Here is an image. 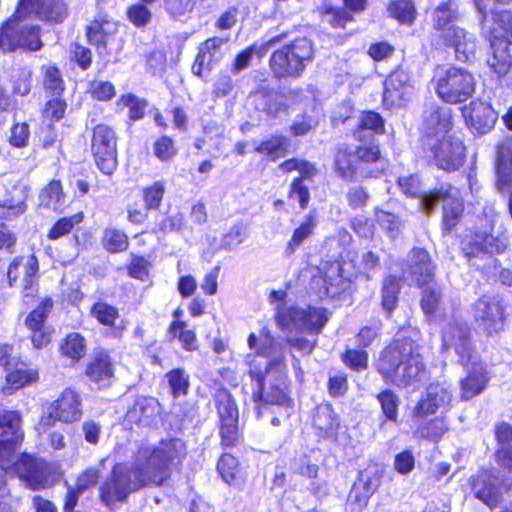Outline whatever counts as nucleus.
Masks as SVG:
<instances>
[{
  "mask_svg": "<svg viewBox=\"0 0 512 512\" xmlns=\"http://www.w3.org/2000/svg\"><path fill=\"white\" fill-rule=\"evenodd\" d=\"M187 454L185 441L178 437L162 438L156 445L140 447L133 462L115 463L108 477L100 482L99 502L115 510L134 493L167 485L175 472H181Z\"/></svg>",
  "mask_w": 512,
  "mask_h": 512,
  "instance_id": "nucleus-1",
  "label": "nucleus"
},
{
  "mask_svg": "<svg viewBox=\"0 0 512 512\" xmlns=\"http://www.w3.org/2000/svg\"><path fill=\"white\" fill-rule=\"evenodd\" d=\"M248 346L254 350L249 355L247 374L252 382L256 383L252 398L256 403L271 405H289L292 402L289 391L288 369L284 356L270 360L263 358L270 357L276 347L275 338L268 330L261 331V339L254 333L247 338Z\"/></svg>",
  "mask_w": 512,
  "mask_h": 512,
  "instance_id": "nucleus-2",
  "label": "nucleus"
},
{
  "mask_svg": "<svg viewBox=\"0 0 512 512\" xmlns=\"http://www.w3.org/2000/svg\"><path fill=\"white\" fill-rule=\"evenodd\" d=\"M374 367L385 384L399 389L413 386L427 374L421 345L406 334H397L381 349Z\"/></svg>",
  "mask_w": 512,
  "mask_h": 512,
  "instance_id": "nucleus-3",
  "label": "nucleus"
},
{
  "mask_svg": "<svg viewBox=\"0 0 512 512\" xmlns=\"http://www.w3.org/2000/svg\"><path fill=\"white\" fill-rule=\"evenodd\" d=\"M442 346L453 349L457 362L465 369V375L459 380V397L469 401L482 394L490 382L487 366L481 362H472L476 355L471 328L464 322L452 321L442 331Z\"/></svg>",
  "mask_w": 512,
  "mask_h": 512,
  "instance_id": "nucleus-4",
  "label": "nucleus"
},
{
  "mask_svg": "<svg viewBox=\"0 0 512 512\" xmlns=\"http://www.w3.org/2000/svg\"><path fill=\"white\" fill-rule=\"evenodd\" d=\"M508 246L509 237L505 232L494 235L490 231L471 230L459 241L460 252L468 265L486 277L500 266L495 257L503 254Z\"/></svg>",
  "mask_w": 512,
  "mask_h": 512,
  "instance_id": "nucleus-5",
  "label": "nucleus"
},
{
  "mask_svg": "<svg viewBox=\"0 0 512 512\" xmlns=\"http://www.w3.org/2000/svg\"><path fill=\"white\" fill-rule=\"evenodd\" d=\"M381 159L382 152L376 141L361 143L354 149L342 144L335 149L333 170L339 178L347 182L356 181L358 176L362 179H371L378 176L371 166Z\"/></svg>",
  "mask_w": 512,
  "mask_h": 512,
  "instance_id": "nucleus-6",
  "label": "nucleus"
},
{
  "mask_svg": "<svg viewBox=\"0 0 512 512\" xmlns=\"http://www.w3.org/2000/svg\"><path fill=\"white\" fill-rule=\"evenodd\" d=\"M314 58L313 41L302 36L274 50L270 54L268 66L276 80L297 79L303 75Z\"/></svg>",
  "mask_w": 512,
  "mask_h": 512,
  "instance_id": "nucleus-7",
  "label": "nucleus"
},
{
  "mask_svg": "<svg viewBox=\"0 0 512 512\" xmlns=\"http://www.w3.org/2000/svg\"><path fill=\"white\" fill-rule=\"evenodd\" d=\"M491 18L493 26L484 33L491 50L488 65L498 77H502L512 66V41L509 39L512 38V11L493 10Z\"/></svg>",
  "mask_w": 512,
  "mask_h": 512,
  "instance_id": "nucleus-8",
  "label": "nucleus"
},
{
  "mask_svg": "<svg viewBox=\"0 0 512 512\" xmlns=\"http://www.w3.org/2000/svg\"><path fill=\"white\" fill-rule=\"evenodd\" d=\"M0 467L18 477L32 491L52 488L57 482L52 464L34 453L21 452Z\"/></svg>",
  "mask_w": 512,
  "mask_h": 512,
  "instance_id": "nucleus-9",
  "label": "nucleus"
},
{
  "mask_svg": "<svg viewBox=\"0 0 512 512\" xmlns=\"http://www.w3.org/2000/svg\"><path fill=\"white\" fill-rule=\"evenodd\" d=\"M420 151L428 165L452 173L466 162L467 149L464 142L453 136H442L421 140Z\"/></svg>",
  "mask_w": 512,
  "mask_h": 512,
  "instance_id": "nucleus-10",
  "label": "nucleus"
},
{
  "mask_svg": "<svg viewBox=\"0 0 512 512\" xmlns=\"http://www.w3.org/2000/svg\"><path fill=\"white\" fill-rule=\"evenodd\" d=\"M437 97L446 104H463L476 91V81L471 72L462 67L450 66L435 73L432 78Z\"/></svg>",
  "mask_w": 512,
  "mask_h": 512,
  "instance_id": "nucleus-11",
  "label": "nucleus"
},
{
  "mask_svg": "<svg viewBox=\"0 0 512 512\" xmlns=\"http://www.w3.org/2000/svg\"><path fill=\"white\" fill-rule=\"evenodd\" d=\"M82 417L81 395L75 388L66 387L56 399L50 402L48 412L39 417L35 429L38 434H43L52 429L56 423L70 425L81 421Z\"/></svg>",
  "mask_w": 512,
  "mask_h": 512,
  "instance_id": "nucleus-12",
  "label": "nucleus"
},
{
  "mask_svg": "<svg viewBox=\"0 0 512 512\" xmlns=\"http://www.w3.org/2000/svg\"><path fill=\"white\" fill-rule=\"evenodd\" d=\"M94 123L90 129V152L97 169L106 176H111L118 167V137L115 129L104 122Z\"/></svg>",
  "mask_w": 512,
  "mask_h": 512,
  "instance_id": "nucleus-13",
  "label": "nucleus"
},
{
  "mask_svg": "<svg viewBox=\"0 0 512 512\" xmlns=\"http://www.w3.org/2000/svg\"><path fill=\"white\" fill-rule=\"evenodd\" d=\"M507 308L504 299L497 295L483 294L472 304L473 320L486 338L497 337L506 330Z\"/></svg>",
  "mask_w": 512,
  "mask_h": 512,
  "instance_id": "nucleus-14",
  "label": "nucleus"
},
{
  "mask_svg": "<svg viewBox=\"0 0 512 512\" xmlns=\"http://www.w3.org/2000/svg\"><path fill=\"white\" fill-rule=\"evenodd\" d=\"M213 399L218 415L220 446L223 450L235 448L243 442L237 403L225 387L216 389Z\"/></svg>",
  "mask_w": 512,
  "mask_h": 512,
  "instance_id": "nucleus-15",
  "label": "nucleus"
},
{
  "mask_svg": "<svg viewBox=\"0 0 512 512\" xmlns=\"http://www.w3.org/2000/svg\"><path fill=\"white\" fill-rule=\"evenodd\" d=\"M41 28L38 25H24L16 17H10L0 25V49L4 53L18 49L36 52L42 49Z\"/></svg>",
  "mask_w": 512,
  "mask_h": 512,
  "instance_id": "nucleus-16",
  "label": "nucleus"
},
{
  "mask_svg": "<svg viewBox=\"0 0 512 512\" xmlns=\"http://www.w3.org/2000/svg\"><path fill=\"white\" fill-rule=\"evenodd\" d=\"M468 485L474 498L493 510L502 502L503 494L512 490V478L500 481L491 469L482 468L469 477Z\"/></svg>",
  "mask_w": 512,
  "mask_h": 512,
  "instance_id": "nucleus-17",
  "label": "nucleus"
},
{
  "mask_svg": "<svg viewBox=\"0 0 512 512\" xmlns=\"http://www.w3.org/2000/svg\"><path fill=\"white\" fill-rule=\"evenodd\" d=\"M53 307L54 300L50 296H45L25 316L24 326L35 350L46 349L53 343L55 329L47 323Z\"/></svg>",
  "mask_w": 512,
  "mask_h": 512,
  "instance_id": "nucleus-18",
  "label": "nucleus"
},
{
  "mask_svg": "<svg viewBox=\"0 0 512 512\" xmlns=\"http://www.w3.org/2000/svg\"><path fill=\"white\" fill-rule=\"evenodd\" d=\"M10 287L21 285L23 299L32 301L39 293V261L34 253L16 256L7 268Z\"/></svg>",
  "mask_w": 512,
  "mask_h": 512,
  "instance_id": "nucleus-19",
  "label": "nucleus"
},
{
  "mask_svg": "<svg viewBox=\"0 0 512 512\" xmlns=\"http://www.w3.org/2000/svg\"><path fill=\"white\" fill-rule=\"evenodd\" d=\"M275 321L281 329L294 326L318 334L327 323L328 317L324 309L313 306H307L305 309L295 306H279L275 314Z\"/></svg>",
  "mask_w": 512,
  "mask_h": 512,
  "instance_id": "nucleus-20",
  "label": "nucleus"
},
{
  "mask_svg": "<svg viewBox=\"0 0 512 512\" xmlns=\"http://www.w3.org/2000/svg\"><path fill=\"white\" fill-rule=\"evenodd\" d=\"M116 370L117 364L110 351L99 347L87 361L83 375L96 389L107 390L116 380Z\"/></svg>",
  "mask_w": 512,
  "mask_h": 512,
  "instance_id": "nucleus-21",
  "label": "nucleus"
},
{
  "mask_svg": "<svg viewBox=\"0 0 512 512\" xmlns=\"http://www.w3.org/2000/svg\"><path fill=\"white\" fill-rule=\"evenodd\" d=\"M22 414L19 410L0 411V465L15 456L24 440Z\"/></svg>",
  "mask_w": 512,
  "mask_h": 512,
  "instance_id": "nucleus-22",
  "label": "nucleus"
},
{
  "mask_svg": "<svg viewBox=\"0 0 512 512\" xmlns=\"http://www.w3.org/2000/svg\"><path fill=\"white\" fill-rule=\"evenodd\" d=\"M369 0H342V6H335L329 1L316 7L319 20L333 29H345L354 21V15L367 9Z\"/></svg>",
  "mask_w": 512,
  "mask_h": 512,
  "instance_id": "nucleus-23",
  "label": "nucleus"
},
{
  "mask_svg": "<svg viewBox=\"0 0 512 512\" xmlns=\"http://www.w3.org/2000/svg\"><path fill=\"white\" fill-rule=\"evenodd\" d=\"M320 298L341 299L351 290L352 281L343 275L340 265L325 268L311 279Z\"/></svg>",
  "mask_w": 512,
  "mask_h": 512,
  "instance_id": "nucleus-24",
  "label": "nucleus"
},
{
  "mask_svg": "<svg viewBox=\"0 0 512 512\" xmlns=\"http://www.w3.org/2000/svg\"><path fill=\"white\" fill-rule=\"evenodd\" d=\"M454 128V113L451 108L438 103L425 105L421 116L420 141L436 138L440 133H449Z\"/></svg>",
  "mask_w": 512,
  "mask_h": 512,
  "instance_id": "nucleus-25",
  "label": "nucleus"
},
{
  "mask_svg": "<svg viewBox=\"0 0 512 512\" xmlns=\"http://www.w3.org/2000/svg\"><path fill=\"white\" fill-rule=\"evenodd\" d=\"M161 416V403L156 397L137 396L124 415V422L133 428H148L155 425Z\"/></svg>",
  "mask_w": 512,
  "mask_h": 512,
  "instance_id": "nucleus-26",
  "label": "nucleus"
},
{
  "mask_svg": "<svg viewBox=\"0 0 512 512\" xmlns=\"http://www.w3.org/2000/svg\"><path fill=\"white\" fill-rule=\"evenodd\" d=\"M462 117L469 130L478 135L489 132L497 120L491 104L476 98L460 108Z\"/></svg>",
  "mask_w": 512,
  "mask_h": 512,
  "instance_id": "nucleus-27",
  "label": "nucleus"
},
{
  "mask_svg": "<svg viewBox=\"0 0 512 512\" xmlns=\"http://www.w3.org/2000/svg\"><path fill=\"white\" fill-rule=\"evenodd\" d=\"M406 271L410 280L419 288L432 284L436 275V264L423 247H413L409 251Z\"/></svg>",
  "mask_w": 512,
  "mask_h": 512,
  "instance_id": "nucleus-28",
  "label": "nucleus"
},
{
  "mask_svg": "<svg viewBox=\"0 0 512 512\" xmlns=\"http://www.w3.org/2000/svg\"><path fill=\"white\" fill-rule=\"evenodd\" d=\"M118 31L119 22L107 13H101L85 26V37L96 51L101 52L107 50L109 42L114 39Z\"/></svg>",
  "mask_w": 512,
  "mask_h": 512,
  "instance_id": "nucleus-29",
  "label": "nucleus"
},
{
  "mask_svg": "<svg viewBox=\"0 0 512 512\" xmlns=\"http://www.w3.org/2000/svg\"><path fill=\"white\" fill-rule=\"evenodd\" d=\"M4 383L1 393L10 396L25 387L38 383L39 370L21 358H16L14 364L5 370Z\"/></svg>",
  "mask_w": 512,
  "mask_h": 512,
  "instance_id": "nucleus-30",
  "label": "nucleus"
},
{
  "mask_svg": "<svg viewBox=\"0 0 512 512\" xmlns=\"http://www.w3.org/2000/svg\"><path fill=\"white\" fill-rule=\"evenodd\" d=\"M311 425L318 440L335 441L339 435L341 420L331 403L322 402L312 411Z\"/></svg>",
  "mask_w": 512,
  "mask_h": 512,
  "instance_id": "nucleus-31",
  "label": "nucleus"
},
{
  "mask_svg": "<svg viewBox=\"0 0 512 512\" xmlns=\"http://www.w3.org/2000/svg\"><path fill=\"white\" fill-rule=\"evenodd\" d=\"M380 486V475L360 472L354 481L346 500V512H363L370 498Z\"/></svg>",
  "mask_w": 512,
  "mask_h": 512,
  "instance_id": "nucleus-32",
  "label": "nucleus"
},
{
  "mask_svg": "<svg viewBox=\"0 0 512 512\" xmlns=\"http://www.w3.org/2000/svg\"><path fill=\"white\" fill-rule=\"evenodd\" d=\"M228 39L212 36L201 42L191 66L192 73L203 77L204 71H211L213 66L221 59V47Z\"/></svg>",
  "mask_w": 512,
  "mask_h": 512,
  "instance_id": "nucleus-33",
  "label": "nucleus"
},
{
  "mask_svg": "<svg viewBox=\"0 0 512 512\" xmlns=\"http://www.w3.org/2000/svg\"><path fill=\"white\" fill-rule=\"evenodd\" d=\"M440 32L443 46L452 48L458 61L467 62L474 55L475 43L464 28L450 25Z\"/></svg>",
  "mask_w": 512,
  "mask_h": 512,
  "instance_id": "nucleus-34",
  "label": "nucleus"
},
{
  "mask_svg": "<svg viewBox=\"0 0 512 512\" xmlns=\"http://www.w3.org/2000/svg\"><path fill=\"white\" fill-rule=\"evenodd\" d=\"M494 439L496 448L493 453L494 460L501 471L512 474V425L506 421H499L494 425Z\"/></svg>",
  "mask_w": 512,
  "mask_h": 512,
  "instance_id": "nucleus-35",
  "label": "nucleus"
},
{
  "mask_svg": "<svg viewBox=\"0 0 512 512\" xmlns=\"http://www.w3.org/2000/svg\"><path fill=\"white\" fill-rule=\"evenodd\" d=\"M494 169L497 189L509 190L512 187V139L506 138L496 144Z\"/></svg>",
  "mask_w": 512,
  "mask_h": 512,
  "instance_id": "nucleus-36",
  "label": "nucleus"
},
{
  "mask_svg": "<svg viewBox=\"0 0 512 512\" xmlns=\"http://www.w3.org/2000/svg\"><path fill=\"white\" fill-rule=\"evenodd\" d=\"M253 151L269 162H276L291 152V140L282 133H272L262 138Z\"/></svg>",
  "mask_w": 512,
  "mask_h": 512,
  "instance_id": "nucleus-37",
  "label": "nucleus"
},
{
  "mask_svg": "<svg viewBox=\"0 0 512 512\" xmlns=\"http://www.w3.org/2000/svg\"><path fill=\"white\" fill-rule=\"evenodd\" d=\"M89 314L96 322L110 329V335L114 338H121L125 330L124 325H117L120 318L119 309L103 300L93 303L89 309Z\"/></svg>",
  "mask_w": 512,
  "mask_h": 512,
  "instance_id": "nucleus-38",
  "label": "nucleus"
},
{
  "mask_svg": "<svg viewBox=\"0 0 512 512\" xmlns=\"http://www.w3.org/2000/svg\"><path fill=\"white\" fill-rule=\"evenodd\" d=\"M412 89L410 76L401 66L392 70L384 80L383 96L392 102L405 100Z\"/></svg>",
  "mask_w": 512,
  "mask_h": 512,
  "instance_id": "nucleus-39",
  "label": "nucleus"
},
{
  "mask_svg": "<svg viewBox=\"0 0 512 512\" xmlns=\"http://www.w3.org/2000/svg\"><path fill=\"white\" fill-rule=\"evenodd\" d=\"M403 279L396 274H387L381 281L380 306L387 318H391L398 307Z\"/></svg>",
  "mask_w": 512,
  "mask_h": 512,
  "instance_id": "nucleus-40",
  "label": "nucleus"
},
{
  "mask_svg": "<svg viewBox=\"0 0 512 512\" xmlns=\"http://www.w3.org/2000/svg\"><path fill=\"white\" fill-rule=\"evenodd\" d=\"M88 342L80 332H69L59 342L58 352L61 358L72 364L81 362L87 355Z\"/></svg>",
  "mask_w": 512,
  "mask_h": 512,
  "instance_id": "nucleus-41",
  "label": "nucleus"
},
{
  "mask_svg": "<svg viewBox=\"0 0 512 512\" xmlns=\"http://www.w3.org/2000/svg\"><path fill=\"white\" fill-rule=\"evenodd\" d=\"M260 101L262 111L270 118H278L281 114L289 112V105L284 101V95L273 88L262 86L254 91Z\"/></svg>",
  "mask_w": 512,
  "mask_h": 512,
  "instance_id": "nucleus-42",
  "label": "nucleus"
},
{
  "mask_svg": "<svg viewBox=\"0 0 512 512\" xmlns=\"http://www.w3.org/2000/svg\"><path fill=\"white\" fill-rule=\"evenodd\" d=\"M221 479L228 485H238L244 482L246 473L238 458L230 452H223L216 464Z\"/></svg>",
  "mask_w": 512,
  "mask_h": 512,
  "instance_id": "nucleus-43",
  "label": "nucleus"
},
{
  "mask_svg": "<svg viewBox=\"0 0 512 512\" xmlns=\"http://www.w3.org/2000/svg\"><path fill=\"white\" fill-rule=\"evenodd\" d=\"M446 393V389L440 385H430L426 394L413 407V418L422 419L435 414L440 407V398Z\"/></svg>",
  "mask_w": 512,
  "mask_h": 512,
  "instance_id": "nucleus-44",
  "label": "nucleus"
},
{
  "mask_svg": "<svg viewBox=\"0 0 512 512\" xmlns=\"http://www.w3.org/2000/svg\"><path fill=\"white\" fill-rule=\"evenodd\" d=\"M100 244L108 254H121L130 247V238L121 228L107 226L101 234Z\"/></svg>",
  "mask_w": 512,
  "mask_h": 512,
  "instance_id": "nucleus-45",
  "label": "nucleus"
},
{
  "mask_svg": "<svg viewBox=\"0 0 512 512\" xmlns=\"http://www.w3.org/2000/svg\"><path fill=\"white\" fill-rule=\"evenodd\" d=\"M68 0H38L35 12L41 20L62 23L69 15Z\"/></svg>",
  "mask_w": 512,
  "mask_h": 512,
  "instance_id": "nucleus-46",
  "label": "nucleus"
},
{
  "mask_svg": "<svg viewBox=\"0 0 512 512\" xmlns=\"http://www.w3.org/2000/svg\"><path fill=\"white\" fill-rule=\"evenodd\" d=\"M158 0H137L126 7V18L137 29L147 28L153 21V12L150 8Z\"/></svg>",
  "mask_w": 512,
  "mask_h": 512,
  "instance_id": "nucleus-47",
  "label": "nucleus"
},
{
  "mask_svg": "<svg viewBox=\"0 0 512 512\" xmlns=\"http://www.w3.org/2000/svg\"><path fill=\"white\" fill-rule=\"evenodd\" d=\"M371 131L374 135L385 133V119L374 110H363L360 113L359 120L353 129V136L358 141H363L362 132Z\"/></svg>",
  "mask_w": 512,
  "mask_h": 512,
  "instance_id": "nucleus-48",
  "label": "nucleus"
},
{
  "mask_svg": "<svg viewBox=\"0 0 512 512\" xmlns=\"http://www.w3.org/2000/svg\"><path fill=\"white\" fill-rule=\"evenodd\" d=\"M42 87L47 96L64 95L66 83L56 64L41 66Z\"/></svg>",
  "mask_w": 512,
  "mask_h": 512,
  "instance_id": "nucleus-49",
  "label": "nucleus"
},
{
  "mask_svg": "<svg viewBox=\"0 0 512 512\" xmlns=\"http://www.w3.org/2000/svg\"><path fill=\"white\" fill-rule=\"evenodd\" d=\"M166 335L169 341L177 340L186 352H195L199 349L196 331L189 328L187 322H179L173 327H167Z\"/></svg>",
  "mask_w": 512,
  "mask_h": 512,
  "instance_id": "nucleus-50",
  "label": "nucleus"
},
{
  "mask_svg": "<svg viewBox=\"0 0 512 512\" xmlns=\"http://www.w3.org/2000/svg\"><path fill=\"white\" fill-rule=\"evenodd\" d=\"M386 10L389 17L401 25H413L418 15L413 0H390Z\"/></svg>",
  "mask_w": 512,
  "mask_h": 512,
  "instance_id": "nucleus-51",
  "label": "nucleus"
},
{
  "mask_svg": "<svg viewBox=\"0 0 512 512\" xmlns=\"http://www.w3.org/2000/svg\"><path fill=\"white\" fill-rule=\"evenodd\" d=\"M383 416L382 424L387 422L397 423L399 419L400 398L390 388H384L376 394Z\"/></svg>",
  "mask_w": 512,
  "mask_h": 512,
  "instance_id": "nucleus-52",
  "label": "nucleus"
},
{
  "mask_svg": "<svg viewBox=\"0 0 512 512\" xmlns=\"http://www.w3.org/2000/svg\"><path fill=\"white\" fill-rule=\"evenodd\" d=\"M210 0H162L165 13L172 20L189 18L198 7Z\"/></svg>",
  "mask_w": 512,
  "mask_h": 512,
  "instance_id": "nucleus-53",
  "label": "nucleus"
},
{
  "mask_svg": "<svg viewBox=\"0 0 512 512\" xmlns=\"http://www.w3.org/2000/svg\"><path fill=\"white\" fill-rule=\"evenodd\" d=\"M441 230L443 235L451 233L461 222L465 205L463 199H455L447 202L442 206Z\"/></svg>",
  "mask_w": 512,
  "mask_h": 512,
  "instance_id": "nucleus-54",
  "label": "nucleus"
},
{
  "mask_svg": "<svg viewBox=\"0 0 512 512\" xmlns=\"http://www.w3.org/2000/svg\"><path fill=\"white\" fill-rule=\"evenodd\" d=\"M152 153L161 163H171L178 156L179 148L172 136L161 134L152 143Z\"/></svg>",
  "mask_w": 512,
  "mask_h": 512,
  "instance_id": "nucleus-55",
  "label": "nucleus"
},
{
  "mask_svg": "<svg viewBox=\"0 0 512 512\" xmlns=\"http://www.w3.org/2000/svg\"><path fill=\"white\" fill-rule=\"evenodd\" d=\"M169 393L173 399L186 397L190 390V377L185 369L177 367L169 370L164 375Z\"/></svg>",
  "mask_w": 512,
  "mask_h": 512,
  "instance_id": "nucleus-56",
  "label": "nucleus"
},
{
  "mask_svg": "<svg viewBox=\"0 0 512 512\" xmlns=\"http://www.w3.org/2000/svg\"><path fill=\"white\" fill-rule=\"evenodd\" d=\"M316 226V218L311 214L306 215L300 225L294 229L291 238L287 242L285 248L286 254H293L305 240L314 234Z\"/></svg>",
  "mask_w": 512,
  "mask_h": 512,
  "instance_id": "nucleus-57",
  "label": "nucleus"
},
{
  "mask_svg": "<svg viewBox=\"0 0 512 512\" xmlns=\"http://www.w3.org/2000/svg\"><path fill=\"white\" fill-rule=\"evenodd\" d=\"M152 262L146 255L131 253L125 264L128 276L140 282H146L151 277Z\"/></svg>",
  "mask_w": 512,
  "mask_h": 512,
  "instance_id": "nucleus-58",
  "label": "nucleus"
},
{
  "mask_svg": "<svg viewBox=\"0 0 512 512\" xmlns=\"http://www.w3.org/2000/svg\"><path fill=\"white\" fill-rule=\"evenodd\" d=\"M84 220V213L79 211L70 216L58 218L48 229L46 237L48 240L56 241L64 236L69 235Z\"/></svg>",
  "mask_w": 512,
  "mask_h": 512,
  "instance_id": "nucleus-59",
  "label": "nucleus"
},
{
  "mask_svg": "<svg viewBox=\"0 0 512 512\" xmlns=\"http://www.w3.org/2000/svg\"><path fill=\"white\" fill-rule=\"evenodd\" d=\"M40 205L45 208H58L65 200L66 194L59 179L50 180L39 192Z\"/></svg>",
  "mask_w": 512,
  "mask_h": 512,
  "instance_id": "nucleus-60",
  "label": "nucleus"
},
{
  "mask_svg": "<svg viewBox=\"0 0 512 512\" xmlns=\"http://www.w3.org/2000/svg\"><path fill=\"white\" fill-rule=\"evenodd\" d=\"M86 94L95 102L108 103L116 97L117 90L110 80L92 79L87 84Z\"/></svg>",
  "mask_w": 512,
  "mask_h": 512,
  "instance_id": "nucleus-61",
  "label": "nucleus"
},
{
  "mask_svg": "<svg viewBox=\"0 0 512 512\" xmlns=\"http://www.w3.org/2000/svg\"><path fill=\"white\" fill-rule=\"evenodd\" d=\"M166 194V182L156 180L142 187L141 197L146 210H159L162 206Z\"/></svg>",
  "mask_w": 512,
  "mask_h": 512,
  "instance_id": "nucleus-62",
  "label": "nucleus"
},
{
  "mask_svg": "<svg viewBox=\"0 0 512 512\" xmlns=\"http://www.w3.org/2000/svg\"><path fill=\"white\" fill-rule=\"evenodd\" d=\"M32 70L26 66H18L13 68L10 77L12 94L16 96H27L32 89Z\"/></svg>",
  "mask_w": 512,
  "mask_h": 512,
  "instance_id": "nucleus-63",
  "label": "nucleus"
},
{
  "mask_svg": "<svg viewBox=\"0 0 512 512\" xmlns=\"http://www.w3.org/2000/svg\"><path fill=\"white\" fill-rule=\"evenodd\" d=\"M458 19V12L453 0L440 2L433 12V27L437 31L446 29Z\"/></svg>",
  "mask_w": 512,
  "mask_h": 512,
  "instance_id": "nucleus-64",
  "label": "nucleus"
}]
</instances>
